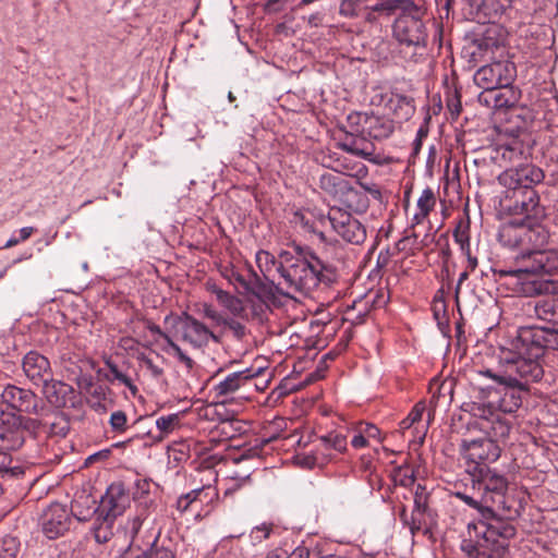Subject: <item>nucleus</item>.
Wrapping results in <instances>:
<instances>
[{
    "label": "nucleus",
    "instance_id": "052dcab7",
    "mask_svg": "<svg viewBox=\"0 0 558 558\" xmlns=\"http://www.w3.org/2000/svg\"><path fill=\"white\" fill-rule=\"evenodd\" d=\"M393 252H391L389 248L381 250L377 256L376 259V267L378 269H383L388 266V264L391 260V257L393 256Z\"/></svg>",
    "mask_w": 558,
    "mask_h": 558
},
{
    "label": "nucleus",
    "instance_id": "9b49d317",
    "mask_svg": "<svg viewBox=\"0 0 558 558\" xmlns=\"http://www.w3.org/2000/svg\"><path fill=\"white\" fill-rule=\"evenodd\" d=\"M515 76V64L509 60H500L480 68L474 74V82L483 89L510 87Z\"/></svg>",
    "mask_w": 558,
    "mask_h": 558
},
{
    "label": "nucleus",
    "instance_id": "c9c22d12",
    "mask_svg": "<svg viewBox=\"0 0 558 558\" xmlns=\"http://www.w3.org/2000/svg\"><path fill=\"white\" fill-rule=\"evenodd\" d=\"M10 450H1L0 449V478L1 480H11L16 478L24 474V470L20 465H11L12 458L10 456Z\"/></svg>",
    "mask_w": 558,
    "mask_h": 558
},
{
    "label": "nucleus",
    "instance_id": "dca6fc26",
    "mask_svg": "<svg viewBox=\"0 0 558 558\" xmlns=\"http://www.w3.org/2000/svg\"><path fill=\"white\" fill-rule=\"evenodd\" d=\"M130 505V493L125 485L122 482H114L108 486L95 509L118 518L125 512Z\"/></svg>",
    "mask_w": 558,
    "mask_h": 558
},
{
    "label": "nucleus",
    "instance_id": "f3484780",
    "mask_svg": "<svg viewBox=\"0 0 558 558\" xmlns=\"http://www.w3.org/2000/svg\"><path fill=\"white\" fill-rule=\"evenodd\" d=\"M41 387L43 397L50 405L57 409L66 407L75 408L77 395L71 385L54 379L52 376L46 384H43Z\"/></svg>",
    "mask_w": 558,
    "mask_h": 558
},
{
    "label": "nucleus",
    "instance_id": "13d9d810",
    "mask_svg": "<svg viewBox=\"0 0 558 558\" xmlns=\"http://www.w3.org/2000/svg\"><path fill=\"white\" fill-rule=\"evenodd\" d=\"M272 531L271 524H262L260 526H256L252 531V537L257 541H263L269 537L270 533Z\"/></svg>",
    "mask_w": 558,
    "mask_h": 558
},
{
    "label": "nucleus",
    "instance_id": "20e7f679",
    "mask_svg": "<svg viewBox=\"0 0 558 558\" xmlns=\"http://www.w3.org/2000/svg\"><path fill=\"white\" fill-rule=\"evenodd\" d=\"M541 369L532 362H518L510 353L500 350L499 367L497 369L481 368L476 375L490 379L492 385L488 388H498L500 398L498 400V411L505 414L515 413L523 403V399L529 393L530 383L542 379Z\"/></svg>",
    "mask_w": 558,
    "mask_h": 558
},
{
    "label": "nucleus",
    "instance_id": "ea45409f",
    "mask_svg": "<svg viewBox=\"0 0 558 558\" xmlns=\"http://www.w3.org/2000/svg\"><path fill=\"white\" fill-rule=\"evenodd\" d=\"M106 366L109 371V375H107L108 380H118L120 384L128 387L133 396H136L138 391L137 387L133 384L129 376L119 369L116 363L107 361Z\"/></svg>",
    "mask_w": 558,
    "mask_h": 558
},
{
    "label": "nucleus",
    "instance_id": "8fccbe9b",
    "mask_svg": "<svg viewBox=\"0 0 558 558\" xmlns=\"http://www.w3.org/2000/svg\"><path fill=\"white\" fill-rule=\"evenodd\" d=\"M424 411H425V404L423 402H417L413 407V409L411 410L409 415L400 422L401 428L408 429L413 424L420 422L422 420V415H423Z\"/></svg>",
    "mask_w": 558,
    "mask_h": 558
},
{
    "label": "nucleus",
    "instance_id": "aec40b11",
    "mask_svg": "<svg viewBox=\"0 0 558 558\" xmlns=\"http://www.w3.org/2000/svg\"><path fill=\"white\" fill-rule=\"evenodd\" d=\"M258 375V372H253L252 368L234 372L226 376L222 380L217 383L211 388V393L215 398L222 403L228 400L240 388L244 387L250 380Z\"/></svg>",
    "mask_w": 558,
    "mask_h": 558
},
{
    "label": "nucleus",
    "instance_id": "0e129e2a",
    "mask_svg": "<svg viewBox=\"0 0 558 558\" xmlns=\"http://www.w3.org/2000/svg\"><path fill=\"white\" fill-rule=\"evenodd\" d=\"M361 432H363L364 436L367 438H378L379 429L377 426L366 423L360 427Z\"/></svg>",
    "mask_w": 558,
    "mask_h": 558
},
{
    "label": "nucleus",
    "instance_id": "79ce46f5",
    "mask_svg": "<svg viewBox=\"0 0 558 558\" xmlns=\"http://www.w3.org/2000/svg\"><path fill=\"white\" fill-rule=\"evenodd\" d=\"M143 525V519L140 515L129 518L123 526L125 535L129 537V544L126 547L141 548L136 544V536Z\"/></svg>",
    "mask_w": 558,
    "mask_h": 558
},
{
    "label": "nucleus",
    "instance_id": "a18cd8bd",
    "mask_svg": "<svg viewBox=\"0 0 558 558\" xmlns=\"http://www.w3.org/2000/svg\"><path fill=\"white\" fill-rule=\"evenodd\" d=\"M20 551V542L16 537L5 536L0 539V558H16Z\"/></svg>",
    "mask_w": 558,
    "mask_h": 558
},
{
    "label": "nucleus",
    "instance_id": "bf43d9fd",
    "mask_svg": "<svg viewBox=\"0 0 558 558\" xmlns=\"http://www.w3.org/2000/svg\"><path fill=\"white\" fill-rule=\"evenodd\" d=\"M140 360L144 363L147 369L151 373L155 378L160 377L163 374V369L156 365L149 356L142 355Z\"/></svg>",
    "mask_w": 558,
    "mask_h": 558
},
{
    "label": "nucleus",
    "instance_id": "7ed1b4c3",
    "mask_svg": "<svg viewBox=\"0 0 558 558\" xmlns=\"http://www.w3.org/2000/svg\"><path fill=\"white\" fill-rule=\"evenodd\" d=\"M544 178V171L535 165L506 169L498 175V182L505 187L499 199L500 210L510 216H522V219H544L546 209L534 190Z\"/></svg>",
    "mask_w": 558,
    "mask_h": 558
},
{
    "label": "nucleus",
    "instance_id": "4468645a",
    "mask_svg": "<svg viewBox=\"0 0 558 558\" xmlns=\"http://www.w3.org/2000/svg\"><path fill=\"white\" fill-rule=\"evenodd\" d=\"M72 517L66 507L60 502L50 504L40 517L43 533L49 539L63 536L71 527Z\"/></svg>",
    "mask_w": 558,
    "mask_h": 558
},
{
    "label": "nucleus",
    "instance_id": "864d4df0",
    "mask_svg": "<svg viewBox=\"0 0 558 558\" xmlns=\"http://www.w3.org/2000/svg\"><path fill=\"white\" fill-rule=\"evenodd\" d=\"M167 343L173 351L179 362L184 364L187 369H192L194 366V361L185 352H183V350L171 338H167Z\"/></svg>",
    "mask_w": 558,
    "mask_h": 558
},
{
    "label": "nucleus",
    "instance_id": "a19ab883",
    "mask_svg": "<svg viewBox=\"0 0 558 558\" xmlns=\"http://www.w3.org/2000/svg\"><path fill=\"white\" fill-rule=\"evenodd\" d=\"M208 490H213L214 492V488H211L210 486L208 487H202V488H197V489H193L191 490L190 493L185 494V495H182L181 497H179V499L177 500V509L181 512H185L189 510L190 506L197 501V500H201V496L203 494H206V492Z\"/></svg>",
    "mask_w": 558,
    "mask_h": 558
},
{
    "label": "nucleus",
    "instance_id": "5fc2aeb1",
    "mask_svg": "<svg viewBox=\"0 0 558 558\" xmlns=\"http://www.w3.org/2000/svg\"><path fill=\"white\" fill-rule=\"evenodd\" d=\"M253 280H246L241 274L232 272V279L241 284L246 291L256 294L255 287L260 283L259 278L253 274Z\"/></svg>",
    "mask_w": 558,
    "mask_h": 558
},
{
    "label": "nucleus",
    "instance_id": "1a4fd4ad",
    "mask_svg": "<svg viewBox=\"0 0 558 558\" xmlns=\"http://www.w3.org/2000/svg\"><path fill=\"white\" fill-rule=\"evenodd\" d=\"M44 425L38 418L17 414L3 413L0 418V449L14 451L25 442L27 435H35Z\"/></svg>",
    "mask_w": 558,
    "mask_h": 558
},
{
    "label": "nucleus",
    "instance_id": "5701e85b",
    "mask_svg": "<svg viewBox=\"0 0 558 558\" xmlns=\"http://www.w3.org/2000/svg\"><path fill=\"white\" fill-rule=\"evenodd\" d=\"M478 100L487 107L493 109L510 108L515 101L517 97L510 87H493L492 89H484Z\"/></svg>",
    "mask_w": 558,
    "mask_h": 558
},
{
    "label": "nucleus",
    "instance_id": "c756f323",
    "mask_svg": "<svg viewBox=\"0 0 558 558\" xmlns=\"http://www.w3.org/2000/svg\"><path fill=\"white\" fill-rule=\"evenodd\" d=\"M246 424L238 418L229 417L220 420L216 426V432L226 440L233 439L246 432Z\"/></svg>",
    "mask_w": 558,
    "mask_h": 558
},
{
    "label": "nucleus",
    "instance_id": "de8ad7c7",
    "mask_svg": "<svg viewBox=\"0 0 558 558\" xmlns=\"http://www.w3.org/2000/svg\"><path fill=\"white\" fill-rule=\"evenodd\" d=\"M362 11L361 0H342L339 7V14L345 19H355Z\"/></svg>",
    "mask_w": 558,
    "mask_h": 558
},
{
    "label": "nucleus",
    "instance_id": "423d86ee",
    "mask_svg": "<svg viewBox=\"0 0 558 558\" xmlns=\"http://www.w3.org/2000/svg\"><path fill=\"white\" fill-rule=\"evenodd\" d=\"M518 291L529 299L522 301L524 315L558 325V280L544 276L526 277L518 283Z\"/></svg>",
    "mask_w": 558,
    "mask_h": 558
},
{
    "label": "nucleus",
    "instance_id": "a211bd4d",
    "mask_svg": "<svg viewBox=\"0 0 558 558\" xmlns=\"http://www.w3.org/2000/svg\"><path fill=\"white\" fill-rule=\"evenodd\" d=\"M25 376L35 386L46 384L53 376L50 361L37 351H29L22 361Z\"/></svg>",
    "mask_w": 558,
    "mask_h": 558
},
{
    "label": "nucleus",
    "instance_id": "774afa93",
    "mask_svg": "<svg viewBox=\"0 0 558 558\" xmlns=\"http://www.w3.org/2000/svg\"><path fill=\"white\" fill-rule=\"evenodd\" d=\"M35 231V228L33 227H24L20 230V238L19 240L21 242L26 241Z\"/></svg>",
    "mask_w": 558,
    "mask_h": 558
},
{
    "label": "nucleus",
    "instance_id": "b1692460",
    "mask_svg": "<svg viewBox=\"0 0 558 558\" xmlns=\"http://www.w3.org/2000/svg\"><path fill=\"white\" fill-rule=\"evenodd\" d=\"M114 558H175V551L170 546L158 545L156 538L149 549L125 547Z\"/></svg>",
    "mask_w": 558,
    "mask_h": 558
},
{
    "label": "nucleus",
    "instance_id": "37998d69",
    "mask_svg": "<svg viewBox=\"0 0 558 558\" xmlns=\"http://www.w3.org/2000/svg\"><path fill=\"white\" fill-rule=\"evenodd\" d=\"M333 170L337 173L341 172L343 174L357 177L361 173L364 174L366 172V167L360 162L352 163V162L347 161L345 158H343V159L338 158V159H336V165L333 166Z\"/></svg>",
    "mask_w": 558,
    "mask_h": 558
},
{
    "label": "nucleus",
    "instance_id": "6e6552de",
    "mask_svg": "<svg viewBox=\"0 0 558 558\" xmlns=\"http://www.w3.org/2000/svg\"><path fill=\"white\" fill-rule=\"evenodd\" d=\"M514 260L518 266L514 269L492 268V271L500 278L518 277L520 283L526 277H538L539 274L550 275L558 270V252L519 253Z\"/></svg>",
    "mask_w": 558,
    "mask_h": 558
},
{
    "label": "nucleus",
    "instance_id": "e2e57ef3",
    "mask_svg": "<svg viewBox=\"0 0 558 558\" xmlns=\"http://www.w3.org/2000/svg\"><path fill=\"white\" fill-rule=\"evenodd\" d=\"M77 501H81V510L83 511H86L88 508L90 511H93L96 507H94V505L96 504V501L94 499H90L89 496H84L82 495L80 498L75 499L72 504V514L74 515V509H73V506L75 505V502Z\"/></svg>",
    "mask_w": 558,
    "mask_h": 558
},
{
    "label": "nucleus",
    "instance_id": "393cba45",
    "mask_svg": "<svg viewBox=\"0 0 558 558\" xmlns=\"http://www.w3.org/2000/svg\"><path fill=\"white\" fill-rule=\"evenodd\" d=\"M206 290L215 295L217 302L235 317H243L245 312L244 304L241 299L222 290L215 282L208 281Z\"/></svg>",
    "mask_w": 558,
    "mask_h": 558
},
{
    "label": "nucleus",
    "instance_id": "cd10ccee",
    "mask_svg": "<svg viewBox=\"0 0 558 558\" xmlns=\"http://www.w3.org/2000/svg\"><path fill=\"white\" fill-rule=\"evenodd\" d=\"M393 130L395 124L389 118L369 114L365 122L364 133L374 140H385L392 134Z\"/></svg>",
    "mask_w": 558,
    "mask_h": 558
},
{
    "label": "nucleus",
    "instance_id": "f704fd0d",
    "mask_svg": "<svg viewBox=\"0 0 558 558\" xmlns=\"http://www.w3.org/2000/svg\"><path fill=\"white\" fill-rule=\"evenodd\" d=\"M414 9L412 0H387L385 2L376 3L371 8L373 12H383L387 15L400 13L401 11Z\"/></svg>",
    "mask_w": 558,
    "mask_h": 558
},
{
    "label": "nucleus",
    "instance_id": "c03bdc74",
    "mask_svg": "<svg viewBox=\"0 0 558 558\" xmlns=\"http://www.w3.org/2000/svg\"><path fill=\"white\" fill-rule=\"evenodd\" d=\"M453 239L459 246H464L466 250L468 244H470V218L460 219L457 222V226L453 230Z\"/></svg>",
    "mask_w": 558,
    "mask_h": 558
},
{
    "label": "nucleus",
    "instance_id": "473e14b6",
    "mask_svg": "<svg viewBox=\"0 0 558 558\" xmlns=\"http://www.w3.org/2000/svg\"><path fill=\"white\" fill-rule=\"evenodd\" d=\"M180 426V416L178 413L160 416L156 420L158 434L153 436L155 441H162L169 434Z\"/></svg>",
    "mask_w": 558,
    "mask_h": 558
},
{
    "label": "nucleus",
    "instance_id": "2f4dec72",
    "mask_svg": "<svg viewBox=\"0 0 558 558\" xmlns=\"http://www.w3.org/2000/svg\"><path fill=\"white\" fill-rule=\"evenodd\" d=\"M347 436L342 435L338 432H330L324 436L319 437L318 447L322 451L330 453V450L333 449L338 452H343L347 449Z\"/></svg>",
    "mask_w": 558,
    "mask_h": 558
},
{
    "label": "nucleus",
    "instance_id": "338daca9",
    "mask_svg": "<svg viewBox=\"0 0 558 558\" xmlns=\"http://www.w3.org/2000/svg\"><path fill=\"white\" fill-rule=\"evenodd\" d=\"M353 197H356L359 198L354 208L357 210V211H364L366 210L367 206H368V203H367V199L365 196L363 195H354Z\"/></svg>",
    "mask_w": 558,
    "mask_h": 558
},
{
    "label": "nucleus",
    "instance_id": "4c0bfd02",
    "mask_svg": "<svg viewBox=\"0 0 558 558\" xmlns=\"http://www.w3.org/2000/svg\"><path fill=\"white\" fill-rule=\"evenodd\" d=\"M470 412L475 417L485 420L490 423L499 413L498 408L492 402H472L469 404Z\"/></svg>",
    "mask_w": 558,
    "mask_h": 558
},
{
    "label": "nucleus",
    "instance_id": "49530a36",
    "mask_svg": "<svg viewBox=\"0 0 558 558\" xmlns=\"http://www.w3.org/2000/svg\"><path fill=\"white\" fill-rule=\"evenodd\" d=\"M368 113L362 112H352L347 118V128L345 133H364L365 122L368 119Z\"/></svg>",
    "mask_w": 558,
    "mask_h": 558
},
{
    "label": "nucleus",
    "instance_id": "412c9836",
    "mask_svg": "<svg viewBox=\"0 0 558 558\" xmlns=\"http://www.w3.org/2000/svg\"><path fill=\"white\" fill-rule=\"evenodd\" d=\"M529 149L518 138H513L508 143L500 144L494 149L492 159L499 162V166L508 168H517L526 158Z\"/></svg>",
    "mask_w": 558,
    "mask_h": 558
},
{
    "label": "nucleus",
    "instance_id": "09e8293b",
    "mask_svg": "<svg viewBox=\"0 0 558 558\" xmlns=\"http://www.w3.org/2000/svg\"><path fill=\"white\" fill-rule=\"evenodd\" d=\"M109 424L112 432L123 434L128 429V416L124 411L118 410L111 413Z\"/></svg>",
    "mask_w": 558,
    "mask_h": 558
},
{
    "label": "nucleus",
    "instance_id": "a878e982",
    "mask_svg": "<svg viewBox=\"0 0 558 558\" xmlns=\"http://www.w3.org/2000/svg\"><path fill=\"white\" fill-rule=\"evenodd\" d=\"M523 219L510 221L500 227L498 233L499 242L509 248L521 247L523 250Z\"/></svg>",
    "mask_w": 558,
    "mask_h": 558
},
{
    "label": "nucleus",
    "instance_id": "6e6d98bb",
    "mask_svg": "<svg viewBox=\"0 0 558 558\" xmlns=\"http://www.w3.org/2000/svg\"><path fill=\"white\" fill-rule=\"evenodd\" d=\"M203 314L206 318L210 319L218 326H223L226 319L228 317L220 314L218 311H216L211 305L204 304L203 306Z\"/></svg>",
    "mask_w": 558,
    "mask_h": 558
},
{
    "label": "nucleus",
    "instance_id": "69168bd1",
    "mask_svg": "<svg viewBox=\"0 0 558 558\" xmlns=\"http://www.w3.org/2000/svg\"><path fill=\"white\" fill-rule=\"evenodd\" d=\"M367 439L364 436L363 432H361V429H359V433L354 435L351 440V445L356 449L364 448L367 446Z\"/></svg>",
    "mask_w": 558,
    "mask_h": 558
},
{
    "label": "nucleus",
    "instance_id": "f8f14e48",
    "mask_svg": "<svg viewBox=\"0 0 558 558\" xmlns=\"http://www.w3.org/2000/svg\"><path fill=\"white\" fill-rule=\"evenodd\" d=\"M183 341L190 343L193 348L201 349L208 345L209 341L221 342V337L213 332L204 323L194 316L183 312L175 319Z\"/></svg>",
    "mask_w": 558,
    "mask_h": 558
},
{
    "label": "nucleus",
    "instance_id": "3c124183",
    "mask_svg": "<svg viewBox=\"0 0 558 558\" xmlns=\"http://www.w3.org/2000/svg\"><path fill=\"white\" fill-rule=\"evenodd\" d=\"M236 340H243L247 333L246 327L239 320L228 317L223 324Z\"/></svg>",
    "mask_w": 558,
    "mask_h": 558
},
{
    "label": "nucleus",
    "instance_id": "72a5a7b5",
    "mask_svg": "<svg viewBox=\"0 0 558 558\" xmlns=\"http://www.w3.org/2000/svg\"><path fill=\"white\" fill-rule=\"evenodd\" d=\"M319 186L329 195H339L347 189V182L338 173H324Z\"/></svg>",
    "mask_w": 558,
    "mask_h": 558
},
{
    "label": "nucleus",
    "instance_id": "e433bc0d",
    "mask_svg": "<svg viewBox=\"0 0 558 558\" xmlns=\"http://www.w3.org/2000/svg\"><path fill=\"white\" fill-rule=\"evenodd\" d=\"M331 458V453L322 451L318 445L311 453L298 456V461L303 468L313 469L325 465Z\"/></svg>",
    "mask_w": 558,
    "mask_h": 558
},
{
    "label": "nucleus",
    "instance_id": "6ab92c4d",
    "mask_svg": "<svg viewBox=\"0 0 558 558\" xmlns=\"http://www.w3.org/2000/svg\"><path fill=\"white\" fill-rule=\"evenodd\" d=\"M542 219H523V250L520 253L532 252H557L556 250H546L544 246L548 243L549 232L541 223Z\"/></svg>",
    "mask_w": 558,
    "mask_h": 558
},
{
    "label": "nucleus",
    "instance_id": "f257e3e1",
    "mask_svg": "<svg viewBox=\"0 0 558 558\" xmlns=\"http://www.w3.org/2000/svg\"><path fill=\"white\" fill-rule=\"evenodd\" d=\"M461 448L472 486L470 492L453 495L481 517L468 524L462 549L475 558H502L509 539L517 534L512 522L520 517L521 502L508 494L507 477L489 466L499 459L501 448L486 437L463 440Z\"/></svg>",
    "mask_w": 558,
    "mask_h": 558
},
{
    "label": "nucleus",
    "instance_id": "2eb2a0df",
    "mask_svg": "<svg viewBox=\"0 0 558 558\" xmlns=\"http://www.w3.org/2000/svg\"><path fill=\"white\" fill-rule=\"evenodd\" d=\"M81 508V501L75 502L73 506L74 517L81 521H87L94 515V521L90 526V533L94 536V539L98 544L108 543L114 535L113 527L116 520L118 518L112 517L110 514L101 513V511L94 509L93 511L89 508L86 511H83Z\"/></svg>",
    "mask_w": 558,
    "mask_h": 558
},
{
    "label": "nucleus",
    "instance_id": "680f3d73",
    "mask_svg": "<svg viewBox=\"0 0 558 558\" xmlns=\"http://www.w3.org/2000/svg\"><path fill=\"white\" fill-rule=\"evenodd\" d=\"M447 107L450 111L452 118H457L461 112V101L458 97V95H453L452 97L448 98L447 100Z\"/></svg>",
    "mask_w": 558,
    "mask_h": 558
},
{
    "label": "nucleus",
    "instance_id": "7c9ffc66",
    "mask_svg": "<svg viewBox=\"0 0 558 558\" xmlns=\"http://www.w3.org/2000/svg\"><path fill=\"white\" fill-rule=\"evenodd\" d=\"M44 425L40 426L39 430H44L49 436L65 437L70 430L69 421L61 413H56L53 420L48 422L46 420H39Z\"/></svg>",
    "mask_w": 558,
    "mask_h": 558
},
{
    "label": "nucleus",
    "instance_id": "ddd939ff",
    "mask_svg": "<svg viewBox=\"0 0 558 558\" xmlns=\"http://www.w3.org/2000/svg\"><path fill=\"white\" fill-rule=\"evenodd\" d=\"M328 219L335 232L345 242L359 245L366 240L365 226L350 213L332 207L328 213Z\"/></svg>",
    "mask_w": 558,
    "mask_h": 558
},
{
    "label": "nucleus",
    "instance_id": "c85d7f7f",
    "mask_svg": "<svg viewBox=\"0 0 558 558\" xmlns=\"http://www.w3.org/2000/svg\"><path fill=\"white\" fill-rule=\"evenodd\" d=\"M435 192L430 187L424 189L416 203L417 210L412 219L413 226L422 223L424 219L429 215V213L435 208Z\"/></svg>",
    "mask_w": 558,
    "mask_h": 558
},
{
    "label": "nucleus",
    "instance_id": "9d476101",
    "mask_svg": "<svg viewBox=\"0 0 558 558\" xmlns=\"http://www.w3.org/2000/svg\"><path fill=\"white\" fill-rule=\"evenodd\" d=\"M1 399L17 414L45 416L49 411L45 401L37 393L16 385L8 384L1 392Z\"/></svg>",
    "mask_w": 558,
    "mask_h": 558
},
{
    "label": "nucleus",
    "instance_id": "bb28decb",
    "mask_svg": "<svg viewBox=\"0 0 558 558\" xmlns=\"http://www.w3.org/2000/svg\"><path fill=\"white\" fill-rule=\"evenodd\" d=\"M387 106L399 121H408L415 113L414 98L403 94L392 93Z\"/></svg>",
    "mask_w": 558,
    "mask_h": 558
},
{
    "label": "nucleus",
    "instance_id": "39448f33",
    "mask_svg": "<svg viewBox=\"0 0 558 558\" xmlns=\"http://www.w3.org/2000/svg\"><path fill=\"white\" fill-rule=\"evenodd\" d=\"M518 362H532L545 375V367L553 377H558V329L539 326L520 327L507 345L501 347Z\"/></svg>",
    "mask_w": 558,
    "mask_h": 558
},
{
    "label": "nucleus",
    "instance_id": "4d7b16f0",
    "mask_svg": "<svg viewBox=\"0 0 558 558\" xmlns=\"http://www.w3.org/2000/svg\"><path fill=\"white\" fill-rule=\"evenodd\" d=\"M310 550L306 547H298L290 555L270 553L266 558H308Z\"/></svg>",
    "mask_w": 558,
    "mask_h": 558
},
{
    "label": "nucleus",
    "instance_id": "4be33fe9",
    "mask_svg": "<svg viewBox=\"0 0 558 558\" xmlns=\"http://www.w3.org/2000/svg\"><path fill=\"white\" fill-rule=\"evenodd\" d=\"M366 135V133H345L339 142V147L362 159L375 161L376 147Z\"/></svg>",
    "mask_w": 558,
    "mask_h": 558
},
{
    "label": "nucleus",
    "instance_id": "603ef678",
    "mask_svg": "<svg viewBox=\"0 0 558 558\" xmlns=\"http://www.w3.org/2000/svg\"><path fill=\"white\" fill-rule=\"evenodd\" d=\"M427 508V493L425 487L418 484L414 493V511L424 513Z\"/></svg>",
    "mask_w": 558,
    "mask_h": 558
},
{
    "label": "nucleus",
    "instance_id": "0eeeda50",
    "mask_svg": "<svg viewBox=\"0 0 558 558\" xmlns=\"http://www.w3.org/2000/svg\"><path fill=\"white\" fill-rule=\"evenodd\" d=\"M423 11L414 3L413 10L401 11L393 24V36L399 43V54L407 62L426 60L427 31L422 21Z\"/></svg>",
    "mask_w": 558,
    "mask_h": 558
},
{
    "label": "nucleus",
    "instance_id": "f03ea898",
    "mask_svg": "<svg viewBox=\"0 0 558 558\" xmlns=\"http://www.w3.org/2000/svg\"><path fill=\"white\" fill-rule=\"evenodd\" d=\"M257 260L276 266L281 281L279 286L290 292L307 294L319 284L331 287L339 279V271L335 264L323 259L310 246L293 244L291 248L283 250L275 257L267 251L256 254Z\"/></svg>",
    "mask_w": 558,
    "mask_h": 558
},
{
    "label": "nucleus",
    "instance_id": "58836bf2",
    "mask_svg": "<svg viewBox=\"0 0 558 558\" xmlns=\"http://www.w3.org/2000/svg\"><path fill=\"white\" fill-rule=\"evenodd\" d=\"M489 424V438H493L496 444H498V441H504L509 437L511 425L508 421L502 418L500 414H498Z\"/></svg>",
    "mask_w": 558,
    "mask_h": 558
}]
</instances>
